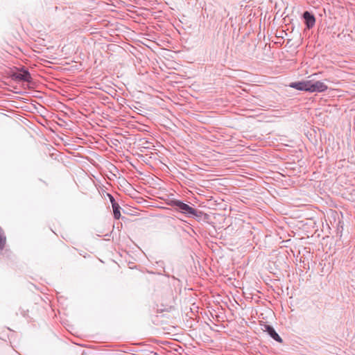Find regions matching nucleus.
<instances>
[{"label":"nucleus","instance_id":"5","mask_svg":"<svg viewBox=\"0 0 355 355\" xmlns=\"http://www.w3.org/2000/svg\"><path fill=\"white\" fill-rule=\"evenodd\" d=\"M289 86L297 90L308 92L309 80L291 83Z\"/></svg>","mask_w":355,"mask_h":355},{"label":"nucleus","instance_id":"3","mask_svg":"<svg viewBox=\"0 0 355 355\" xmlns=\"http://www.w3.org/2000/svg\"><path fill=\"white\" fill-rule=\"evenodd\" d=\"M303 18L304 19L305 24L308 29L313 28L315 23V17L308 11L303 13Z\"/></svg>","mask_w":355,"mask_h":355},{"label":"nucleus","instance_id":"4","mask_svg":"<svg viewBox=\"0 0 355 355\" xmlns=\"http://www.w3.org/2000/svg\"><path fill=\"white\" fill-rule=\"evenodd\" d=\"M15 79L18 80H22L26 82H31V76L28 71L23 70L19 71L14 74Z\"/></svg>","mask_w":355,"mask_h":355},{"label":"nucleus","instance_id":"2","mask_svg":"<svg viewBox=\"0 0 355 355\" xmlns=\"http://www.w3.org/2000/svg\"><path fill=\"white\" fill-rule=\"evenodd\" d=\"M172 205L176 206L182 213L196 215V210L195 209L180 200L172 201Z\"/></svg>","mask_w":355,"mask_h":355},{"label":"nucleus","instance_id":"6","mask_svg":"<svg viewBox=\"0 0 355 355\" xmlns=\"http://www.w3.org/2000/svg\"><path fill=\"white\" fill-rule=\"evenodd\" d=\"M110 201L112 202V208H113V213H114V217L116 219H119L121 216L120 213V207L119 205L115 202L114 198L112 196L109 195Z\"/></svg>","mask_w":355,"mask_h":355},{"label":"nucleus","instance_id":"8","mask_svg":"<svg viewBox=\"0 0 355 355\" xmlns=\"http://www.w3.org/2000/svg\"><path fill=\"white\" fill-rule=\"evenodd\" d=\"M6 244V236L3 228L0 226V250H3Z\"/></svg>","mask_w":355,"mask_h":355},{"label":"nucleus","instance_id":"7","mask_svg":"<svg viewBox=\"0 0 355 355\" xmlns=\"http://www.w3.org/2000/svg\"><path fill=\"white\" fill-rule=\"evenodd\" d=\"M266 331L268 333V334L276 341L279 343L282 342V339L281 337L278 335V334L275 331L273 327L271 326L267 325L266 326Z\"/></svg>","mask_w":355,"mask_h":355},{"label":"nucleus","instance_id":"1","mask_svg":"<svg viewBox=\"0 0 355 355\" xmlns=\"http://www.w3.org/2000/svg\"><path fill=\"white\" fill-rule=\"evenodd\" d=\"M328 89L327 85L321 81L309 80V92H323Z\"/></svg>","mask_w":355,"mask_h":355}]
</instances>
